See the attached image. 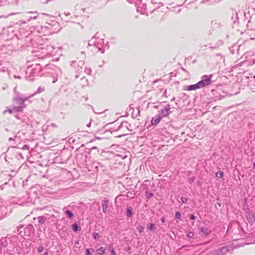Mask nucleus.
Listing matches in <instances>:
<instances>
[{
  "mask_svg": "<svg viewBox=\"0 0 255 255\" xmlns=\"http://www.w3.org/2000/svg\"><path fill=\"white\" fill-rule=\"evenodd\" d=\"M212 76V75H211L209 78H207V76H204V77L205 78L198 82L200 86V88H202L203 87H206L211 84V83H212L211 80Z\"/></svg>",
  "mask_w": 255,
  "mask_h": 255,
  "instance_id": "obj_1",
  "label": "nucleus"
},
{
  "mask_svg": "<svg viewBox=\"0 0 255 255\" xmlns=\"http://www.w3.org/2000/svg\"><path fill=\"white\" fill-rule=\"evenodd\" d=\"M199 234L202 236L207 237L211 233V230L206 226H202L199 228Z\"/></svg>",
  "mask_w": 255,
  "mask_h": 255,
  "instance_id": "obj_2",
  "label": "nucleus"
},
{
  "mask_svg": "<svg viewBox=\"0 0 255 255\" xmlns=\"http://www.w3.org/2000/svg\"><path fill=\"white\" fill-rule=\"evenodd\" d=\"M200 86L199 85V83L198 82L196 84L188 86L187 87V90L188 91H193V90H196V89H200Z\"/></svg>",
  "mask_w": 255,
  "mask_h": 255,
  "instance_id": "obj_3",
  "label": "nucleus"
},
{
  "mask_svg": "<svg viewBox=\"0 0 255 255\" xmlns=\"http://www.w3.org/2000/svg\"><path fill=\"white\" fill-rule=\"evenodd\" d=\"M108 200H105L102 203L103 212L106 213L107 209L108 208Z\"/></svg>",
  "mask_w": 255,
  "mask_h": 255,
  "instance_id": "obj_4",
  "label": "nucleus"
},
{
  "mask_svg": "<svg viewBox=\"0 0 255 255\" xmlns=\"http://www.w3.org/2000/svg\"><path fill=\"white\" fill-rule=\"evenodd\" d=\"M160 121V117L159 116H157L152 118L151 123L153 125H157L159 123Z\"/></svg>",
  "mask_w": 255,
  "mask_h": 255,
  "instance_id": "obj_5",
  "label": "nucleus"
},
{
  "mask_svg": "<svg viewBox=\"0 0 255 255\" xmlns=\"http://www.w3.org/2000/svg\"><path fill=\"white\" fill-rule=\"evenodd\" d=\"M147 228L151 231L155 230L156 229V227L155 225L153 223H150L147 225Z\"/></svg>",
  "mask_w": 255,
  "mask_h": 255,
  "instance_id": "obj_6",
  "label": "nucleus"
},
{
  "mask_svg": "<svg viewBox=\"0 0 255 255\" xmlns=\"http://www.w3.org/2000/svg\"><path fill=\"white\" fill-rule=\"evenodd\" d=\"M97 252L99 255H103L105 252V249L103 247H101L97 250Z\"/></svg>",
  "mask_w": 255,
  "mask_h": 255,
  "instance_id": "obj_7",
  "label": "nucleus"
},
{
  "mask_svg": "<svg viewBox=\"0 0 255 255\" xmlns=\"http://www.w3.org/2000/svg\"><path fill=\"white\" fill-rule=\"evenodd\" d=\"M216 175L218 178H222L223 177L224 173L222 171H218L216 173Z\"/></svg>",
  "mask_w": 255,
  "mask_h": 255,
  "instance_id": "obj_8",
  "label": "nucleus"
},
{
  "mask_svg": "<svg viewBox=\"0 0 255 255\" xmlns=\"http://www.w3.org/2000/svg\"><path fill=\"white\" fill-rule=\"evenodd\" d=\"M72 229L74 232H77L78 231V226L76 224H73L72 226Z\"/></svg>",
  "mask_w": 255,
  "mask_h": 255,
  "instance_id": "obj_9",
  "label": "nucleus"
},
{
  "mask_svg": "<svg viewBox=\"0 0 255 255\" xmlns=\"http://www.w3.org/2000/svg\"><path fill=\"white\" fill-rule=\"evenodd\" d=\"M66 213L68 215L70 218H72L73 217V213L69 210H66Z\"/></svg>",
  "mask_w": 255,
  "mask_h": 255,
  "instance_id": "obj_10",
  "label": "nucleus"
},
{
  "mask_svg": "<svg viewBox=\"0 0 255 255\" xmlns=\"http://www.w3.org/2000/svg\"><path fill=\"white\" fill-rule=\"evenodd\" d=\"M187 236L188 238H193L194 237V233L193 232H190L188 233Z\"/></svg>",
  "mask_w": 255,
  "mask_h": 255,
  "instance_id": "obj_11",
  "label": "nucleus"
},
{
  "mask_svg": "<svg viewBox=\"0 0 255 255\" xmlns=\"http://www.w3.org/2000/svg\"><path fill=\"white\" fill-rule=\"evenodd\" d=\"M127 215L128 217H131L132 215V212L131 211V210L129 209H128L127 211Z\"/></svg>",
  "mask_w": 255,
  "mask_h": 255,
  "instance_id": "obj_12",
  "label": "nucleus"
},
{
  "mask_svg": "<svg viewBox=\"0 0 255 255\" xmlns=\"http://www.w3.org/2000/svg\"><path fill=\"white\" fill-rule=\"evenodd\" d=\"M93 238L95 239H97L99 238V235L98 233H96V232H94L93 234Z\"/></svg>",
  "mask_w": 255,
  "mask_h": 255,
  "instance_id": "obj_13",
  "label": "nucleus"
},
{
  "mask_svg": "<svg viewBox=\"0 0 255 255\" xmlns=\"http://www.w3.org/2000/svg\"><path fill=\"white\" fill-rule=\"evenodd\" d=\"M87 255H91L93 253H94V250L92 249L91 252H90V249L86 250Z\"/></svg>",
  "mask_w": 255,
  "mask_h": 255,
  "instance_id": "obj_14",
  "label": "nucleus"
},
{
  "mask_svg": "<svg viewBox=\"0 0 255 255\" xmlns=\"http://www.w3.org/2000/svg\"><path fill=\"white\" fill-rule=\"evenodd\" d=\"M153 194L151 193H146V197L148 198H150L153 197Z\"/></svg>",
  "mask_w": 255,
  "mask_h": 255,
  "instance_id": "obj_15",
  "label": "nucleus"
},
{
  "mask_svg": "<svg viewBox=\"0 0 255 255\" xmlns=\"http://www.w3.org/2000/svg\"><path fill=\"white\" fill-rule=\"evenodd\" d=\"M181 217V215L180 213L178 212H177L175 214V217L177 219H180Z\"/></svg>",
  "mask_w": 255,
  "mask_h": 255,
  "instance_id": "obj_16",
  "label": "nucleus"
},
{
  "mask_svg": "<svg viewBox=\"0 0 255 255\" xmlns=\"http://www.w3.org/2000/svg\"><path fill=\"white\" fill-rule=\"evenodd\" d=\"M181 200L182 202L183 203H186L187 202V199L186 198H185V197H182L181 198Z\"/></svg>",
  "mask_w": 255,
  "mask_h": 255,
  "instance_id": "obj_17",
  "label": "nucleus"
},
{
  "mask_svg": "<svg viewBox=\"0 0 255 255\" xmlns=\"http://www.w3.org/2000/svg\"><path fill=\"white\" fill-rule=\"evenodd\" d=\"M138 231L140 232V233H142L143 232V227H142V226H139L138 228Z\"/></svg>",
  "mask_w": 255,
  "mask_h": 255,
  "instance_id": "obj_18",
  "label": "nucleus"
},
{
  "mask_svg": "<svg viewBox=\"0 0 255 255\" xmlns=\"http://www.w3.org/2000/svg\"><path fill=\"white\" fill-rule=\"evenodd\" d=\"M44 250V248L43 247H39L38 249V251L39 252H42Z\"/></svg>",
  "mask_w": 255,
  "mask_h": 255,
  "instance_id": "obj_19",
  "label": "nucleus"
},
{
  "mask_svg": "<svg viewBox=\"0 0 255 255\" xmlns=\"http://www.w3.org/2000/svg\"><path fill=\"white\" fill-rule=\"evenodd\" d=\"M195 218V217L194 215H191L190 216V219L191 220H194Z\"/></svg>",
  "mask_w": 255,
  "mask_h": 255,
  "instance_id": "obj_20",
  "label": "nucleus"
},
{
  "mask_svg": "<svg viewBox=\"0 0 255 255\" xmlns=\"http://www.w3.org/2000/svg\"><path fill=\"white\" fill-rule=\"evenodd\" d=\"M161 221L162 223H164L165 222V218L164 217H162Z\"/></svg>",
  "mask_w": 255,
  "mask_h": 255,
  "instance_id": "obj_21",
  "label": "nucleus"
},
{
  "mask_svg": "<svg viewBox=\"0 0 255 255\" xmlns=\"http://www.w3.org/2000/svg\"><path fill=\"white\" fill-rule=\"evenodd\" d=\"M111 253L112 255H116V253L115 252V251L114 250H113L112 251H111Z\"/></svg>",
  "mask_w": 255,
  "mask_h": 255,
  "instance_id": "obj_22",
  "label": "nucleus"
},
{
  "mask_svg": "<svg viewBox=\"0 0 255 255\" xmlns=\"http://www.w3.org/2000/svg\"><path fill=\"white\" fill-rule=\"evenodd\" d=\"M79 244V241H76V242H75V244H77V245H78Z\"/></svg>",
  "mask_w": 255,
  "mask_h": 255,
  "instance_id": "obj_23",
  "label": "nucleus"
}]
</instances>
